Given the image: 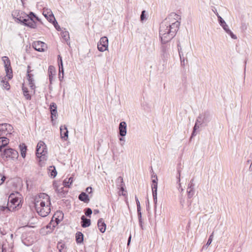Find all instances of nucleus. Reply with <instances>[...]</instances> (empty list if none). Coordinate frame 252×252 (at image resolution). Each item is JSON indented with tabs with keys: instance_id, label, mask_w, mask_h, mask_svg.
I'll return each mask as SVG.
<instances>
[{
	"instance_id": "f257e3e1",
	"label": "nucleus",
	"mask_w": 252,
	"mask_h": 252,
	"mask_svg": "<svg viewBox=\"0 0 252 252\" xmlns=\"http://www.w3.org/2000/svg\"><path fill=\"white\" fill-rule=\"evenodd\" d=\"M178 17L175 13H172L160 25L159 34L162 44L170 41L175 36L180 24Z\"/></svg>"
},
{
	"instance_id": "f03ea898",
	"label": "nucleus",
	"mask_w": 252,
	"mask_h": 252,
	"mask_svg": "<svg viewBox=\"0 0 252 252\" xmlns=\"http://www.w3.org/2000/svg\"><path fill=\"white\" fill-rule=\"evenodd\" d=\"M34 204L38 214L42 217H46L50 212V199L48 195L40 193L34 198Z\"/></svg>"
},
{
	"instance_id": "7ed1b4c3",
	"label": "nucleus",
	"mask_w": 252,
	"mask_h": 252,
	"mask_svg": "<svg viewBox=\"0 0 252 252\" xmlns=\"http://www.w3.org/2000/svg\"><path fill=\"white\" fill-rule=\"evenodd\" d=\"M210 121V115L208 112H204V113L200 114L195 121L190 138L196 135V130L199 128L200 126H206Z\"/></svg>"
},
{
	"instance_id": "20e7f679",
	"label": "nucleus",
	"mask_w": 252,
	"mask_h": 252,
	"mask_svg": "<svg viewBox=\"0 0 252 252\" xmlns=\"http://www.w3.org/2000/svg\"><path fill=\"white\" fill-rule=\"evenodd\" d=\"M47 154V149L45 144L43 141H39L36 146V155L37 158L46 160Z\"/></svg>"
},
{
	"instance_id": "39448f33",
	"label": "nucleus",
	"mask_w": 252,
	"mask_h": 252,
	"mask_svg": "<svg viewBox=\"0 0 252 252\" xmlns=\"http://www.w3.org/2000/svg\"><path fill=\"white\" fill-rule=\"evenodd\" d=\"M58 214V213L55 214L50 223L46 225V228H50V230H48L47 232L51 233L56 226L59 225L60 223H61V226L62 225L61 222L63 220V214H61V216H59Z\"/></svg>"
},
{
	"instance_id": "423d86ee",
	"label": "nucleus",
	"mask_w": 252,
	"mask_h": 252,
	"mask_svg": "<svg viewBox=\"0 0 252 252\" xmlns=\"http://www.w3.org/2000/svg\"><path fill=\"white\" fill-rule=\"evenodd\" d=\"M2 158L5 157L6 158H11L13 160L16 159L18 157V153L17 151L12 148L6 149L1 154Z\"/></svg>"
},
{
	"instance_id": "0eeeda50",
	"label": "nucleus",
	"mask_w": 252,
	"mask_h": 252,
	"mask_svg": "<svg viewBox=\"0 0 252 252\" xmlns=\"http://www.w3.org/2000/svg\"><path fill=\"white\" fill-rule=\"evenodd\" d=\"M53 185L58 196L61 198L63 197V180L55 181Z\"/></svg>"
},
{
	"instance_id": "6e6552de",
	"label": "nucleus",
	"mask_w": 252,
	"mask_h": 252,
	"mask_svg": "<svg viewBox=\"0 0 252 252\" xmlns=\"http://www.w3.org/2000/svg\"><path fill=\"white\" fill-rule=\"evenodd\" d=\"M108 39L107 37L103 36L100 38L97 43V49L100 52H104L108 50Z\"/></svg>"
},
{
	"instance_id": "1a4fd4ad",
	"label": "nucleus",
	"mask_w": 252,
	"mask_h": 252,
	"mask_svg": "<svg viewBox=\"0 0 252 252\" xmlns=\"http://www.w3.org/2000/svg\"><path fill=\"white\" fill-rule=\"evenodd\" d=\"M32 46L36 51L38 52H43L45 51V48H47L45 43L40 41L33 42Z\"/></svg>"
},
{
	"instance_id": "9d476101",
	"label": "nucleus",
	"mask_w": 252,
	"mask_h": 252,
	"mask_svg": "<svg viewBox=\"0 0 252 252\" xmlns=\"http://www.w3.org/2000/svg\"><path fill=\"white\" fill-rule=\"evenodd\" d=\"M50 111L51 113V121L53 125L55 124L54 121L57 119V105L55 103L52 102L50 105Z\"/></svg>"
},
{
	"instance_id": "9b49d317",
	"label": "nucleus",
	"mask_w": 252,
	"mask_h": 252,
	"mask_svg": "<svg viewBox=\"0 0 252 252\" xmlns=\"http://www.w3.org/2000/svg\"><path fill=\"white\" fill-rule=\"evenodd\" d=\"M169 50V47L168 45H165V44L162 45L161 47V56L164 61H167L170 56Z\"/></svg>"
},
{
	"instance_id": "f8f14e48",
	"label": "nucleus",
	"mask_w": 252,
	"mask_h": 252,
	"mask_svg": "<svg viewBox=\"0 0 252 252\" xmlns=\"http://www.w3.org/2000/svg\"><path fill=\"white\" fill-rule=\"evenodd\" d=\"M30 66H28L27 70V78L31 89L32 90H34L35 88V86L34 85V80L33 77V75L31 73L32 70L30 69Z\"/></svg>"
},
{
	"instance_id": "ddd939ff",
	"label": "nucleus",
	"mask_w": 252,
	"mask_h": 252,
	"mask_svg": "<svg viewBox=\"0 0 252 252\" xmlns=\"http://www.w3.org/2000/svg\"><path fill=\"white\" fill-rule=\"evenodd\" d=\"M43 15L46 18V19L50 22L53 21L55 18L53 14V12L50 9L43 8Z\"/></svg>"
},
{
	"instance_id": "4468645a",
	"label": "nucleus",
	"mask_w": 252,
	"mask_h": 252,
	"mask_svg": "<svg viewBox=\"0 0 252 252\" xmlns=\"http://www.w3.org/2000/svg\"><path fill=\"white\" fill-rule=\"evenodd\" d=\"M127 125L125 122H121L119 126V134L122 137H124L126 134Z\"/></svg>"
},
{
	"instance_id": "2eb2a0df",
	"label": "nucleus",
	"mask_w": 252,
	"mask_h": 252,
	"mask_svg": "<svg viewBox=\"0 0 252 252\" xmlns=\"http://www.w3.org/2000/svg\"><path fill=\"white\" fill-rule=\"evenodd\" d=\"M187 192L188 199L187 202L188 204V207L189 208L192 203V200H190V199L193 197L195 193L194 189L190 187H188Z\"/></svg>"
},
{
	"instance_id": "dca6fc26",
	"label": "nucleus",
	"mask_w": 252,
	"mask_h": 252,
	"mask_svg": "<svg viewBox=\"0 0 252 252\" xmlns=\"http://www.w3.org/2000/svg\"><path fill=\"white\" fill-rule=\"evenodd\" d=\"M58 63L59 68V78L60 81L62 82L63 79V62L61 55H58Z\"/></svg>"
},
{
	"instance_id": "f3484780",
	"label": "nucleus",
	"mask_w": 252,
	"mask_h": 252,
	"mask_svg": "<svg viewBox=\"0 0 252 252\" xmlns=\"http://www.w3.org/2000/svg\"><path fill=\"white\" fill-rule=\"evenodd\" d=\"M177 47L181 61V65L182 66L184 67L185 66V58L183 56V53L182 51V49L179 41L177 44Z\"/></svg>"
},
{
	"instance_id": "a211bd4d",
	"label": "nucleus",
	"mask_w": 252,
	"mask_h": 252,
	"mask_svg": "<svg viewBox=\"0 0 252 252\" xmlns=\"http://www.w3.org/2000/svg\"><path fill=\"white\" fill-rule=\"evenodd\" d=\"M56 71L55 67L53 65H50L48 67V75L50 83H52L54 77L56 76Z\"/></svg>"
},
{
	"instance_id": "6ab92c4d",
	"label": "nucleus",
	"mask_w": 252,
	"mask_h": 252,
	"mask_svg": "<svg viewBox=\"0 0 252 252\" xmlns=\"http://www.w3.org/2000/svg\"><path fill=\"white\" fill-rule=\"evenodd\" d=\"M97 226L101 233H104L106 230V225L102 219H99L97 221Z\"/></svg>"
},
{
	"instance_id": "aec40b11",
	"label": "nucleus",
	"mask_w": 252,
	"mask_h": 252,
	"mask_svg": "<svg viewBox=\"0 0 252 252\" xmlns=\"http://www.w3.org/2000/svg\"><path fill=\"white\" fill-rule=\"evenodd\" d=\"M81 226L83 228H86L90 226L91 222L90 219H87L84 216L81 217Z\"/></svg>"
},
{
	"instance_id": "412c9836",
	"label": "nucleus",
	"mask_w": 252,
	"mask_h": 252,
	"mask_svg": "<svg viewBox=\"0 0 252 252\" xmlns=\"http://www.w3.org/2000/svg\"><path fill=\"white\" fill-rule=\"evenodd\" d=\"M78 199L86 203H88L90 201L89 195L84 192H81L79 194Z\"/></svg>"
},
{
	"instance_id": "4be33fe9",
	"label": "nucleus",
	"mask_w": 252,
	"mask_h": 252,
	"mask_svg": "<svg viewBox=\"0 0 252 252\" xmlns=\"http://www.w3.org/2000/svg\"><path fill=\"white\" fill-rule=\"evenodd\" d=\"M5 126L9 127V124L6 123L0 124V136H4L5 135H7L6 133L7 128Z\"/></svg>"
},
{
	"instance_id": "5701e85b",
	"label": "nucleus",
	"mask_w": 252,
	"mask_h": 252,
	"mask_svg": "<svg viewBox=\"0 0 252 252\" xmlns=\"http://www.w3.org/2000/svg\"><path fill=\"white\" fill-rule=\"evenodd\" d=\"M1 138H0V152L1 151L2 149L4 147H5L9 142V140L4 137V136H0Z\"/></svg>"
},
{
	"instance_id": "b1692460",
	"label": "nucleus",
	"mask_w": 252,
	"mask_h": 252,
	"mask_svg": "<svg viewBox=\"0 0 252 252\" xmlns=\"http://www.w3.org/2000/svg\"><path fill=\"white\" fill-rule=\"evenodd\" d=\"M76 241L77 244H81L83 242L84 235L81 232H77L75 236Z\"/></svg>"
},
{
	"instance_id": "393cba45",
	"label": "nucleus",
	"mask_w": 252,
	"mask_h": 252,
	"mask_svg": "<svg viewBox=\"0 0 252 252\" xmlns=\"http://www.w3.org/2000/svg\"><path fill=\"white\" fill-rule=\"evenodd\" d=\"M48 174L52 178H55L56 176L57 172L55 166H51L49 167L48 168Z\"/></svg>"
},
{
	"instance_id": "a878e982",
	"label": "nucleus",
	"mask_w": 252,
	"mask_h": 252,
	"mask_svg": "<svg viewBox=\"0 0 252 252\" xmlns=\"http://www.w3.org/2000/svg\"><path fill=\"white\" fill-rule=\"evenodd\" d=\"M216 15L218 18V21L220 26L224 29L228 26L225 21L219 15L218 13H217Z\"/></svg>"
},
{
	"instance_id": "bb28decb",
	"label": "nucleus",
	"mask_w": 252,
	"mask_h": 252,
	"mask_svg": "<svg viewBox=\"0 0 252 252\" xmlns=\"http://www.w3.org/2000/svg\"><path fill=\"white\" fill-rule=\"evenodd\" d=\"M5 70L6 73V76L8 77V79H11L13 77V72L11 65L9 66H6L5 67Z\"/></svg>"
},
{
	"instance_id": "cd10ccee",
	"label": "nucleus",
	"mask_w": 252,
	"mask_h": 252,
	"mask_svg": "<svg viewBox=\"0 0 252 252\" xmlns=\"http://www.w3.org/2000/svg\"><path fill=\"white\" fill-rule=\"evenodd\" d=\"M25 26L33 29H35L36 27V23L33 19L31 18L28 20V22L25 24Z\"/></svg>"
},
{
	"instance_id": "c85d7f7f",
	"label": "nucleus",
	"mask_w": 252,
	"mask_h": 252,
	"mask_svg": "<svg viewBox=\"0 0 252 252\" xmlns=\"http://www.w3.org/2000/svg\"><path fill=\"white\" fill-rule=\"evenodd\" d=\"M22 90L23 92V94H24V96L25 97L26 99L27 100H31V96L29 94V91H28V88L23 86Z\"/></svg>"
},
{
	"instance_id": "c756f323",
	"label": "nucleus",
	"mask_w": 252,
	"mask_h": 252,
	"mask_svg": "<svg viewBox=\"0 0 252 252\" xmlns=\"http://www.w3.org/2000/svg\"><path fill=\"white\" fill-rule=\"evenodd\" d=\"M20 148L21 156L23 158H25L26 155L27 147L26 146L25 144H22V145H20Z\"/></svg>"
},
{
	"instance_id": "7c9ffc66",
	"label": "nucleus",
	"mask_w": 252,
	"mask_h": 252,
	"mask_svg": "<svg viewBox=\"0 0 252 252\" xmlns=\"http://www.w3.org/2000/svg\"><path fill=\"white\" fill-rule=\"evenodd\" d=\"M2 61L3 62L4 67L6 66H9L11 65L10 60L7 57L4 56L2 57Z\"/></svg>"
},
{
	"instance_id": "2f4dec72",
	"label": "nucleus",
	"mask_w": 252,
	"mask_h": 252,
	"mask_svg": "<svg viewBox=\"0 0 252 252\" xmlns=\"http://www.w3.org/2000/svg\"><path fill=\"white\" fill-rule=\"evenodd\" d=\"M9 200L10 202L13 205H18V199L17 198H14L13 194H10L9 197Z\"/></svg>"
},
{
	"instance_id": "473e14b6",
	"label": "nucleus",
	"mask_w": 252,
	"mask_h": 252,
	"mask_svg": "<svg viewBox=\"0 0 252 252\" xmlns=\"http://www.w3.org/2000/svg\"><path fill=\"white\" fill-rule=\"evenodd\" d=\"M1 85L4 89L8 90L10 89V85L7 81L2 79L1 81Z\"/></svg>"
},
{
	"instance_id": "72a5a7b5",
	"label": "nucleus",
	"mask_w": 252,
	"mask_h": 252,
	"mask_svg": "<svg viewBox=\"0 0 252 252\" xmlns=\"http://www.w3.org/2000/svg\"><path fill=\"white\" fill-rule=\"evenodd\" d=\"M63 33H64V40H65L67 44L69 46H70V42L69 41V39L70 38L69 32L67 31H64Z\"/></svg>"
},
{
	"instance_id": "f704fd0d",
	"label": "nucleus",
	"mask_w": 252,
	"mask_h": 252,
	"mask_svg": "<svg viewBox=\"0 0 252 252\" xmlns=\"http://www.w3.org/2000/svg\"><path fill=\"white\" fill-rule=\"evenodd\" d=\"M73 182V178L70 177L68 178V181H66V180H64V187H69L71 185Z\"/></svg>"
},
{
	"instance_id": "c9c22d12",
	"label": "nucleus",
	"mask_w": 252,
	"mask_h": 252,
	"mask_svg": "<svg viewBox=\"0 0 252 252\" xmlns=\"http://www.w3.org/2000/svg\"><path fill=\"white\" fill-rule=\"evenodd\" d=\"M137 215L138 218V221L140 226L142 229H143V221L142 219V214L141 212H137Z\"/></svg>"
},
{
	"instance_id": "e433bc0d",
	"label": "nucleus",
	"mask_w": 252,
	"mask_h": 252,
	"mask_svg": "<svg viewBox=\"0 0 252 252\" xmlns=\"http://www.w3.org/2000/svg\"><path fill=\"white\" fill-rule=\"evenodd\" d=\"M124 185L123 178L122 176H119L116 180V185L117 187H119V185Z\"/></svg>"
},
{
	"instance_id": "4c0bfd02",
	"label": "nucleus",
	"mask_w": 252,
	"mask_h": 252,
	"mask_svg": "<svg viewBox=\"0 0 252 252\" xmlns=\"http://www.w3.org/2000/svg\"><path fill=\"white\" fill-rule=\"evenodd\" d=\"M10 211L9 208L6 206H0V211L1 212H9Z\"/></svg>"
},
{
	"instance_id": "58836bf2",
	"label": "nucleus",
	"mask_w": 252,
	"mask_h": 252,
	"mask_svg": "<svg viewBox=\"0 0 252 252\" xmlns=\"http://www.w3.org/2000/svg\"><path fill=\"white\" fill-rule=\"evenodd\" d=\"M92 214V210L91 208H87L85 209V214L86 216L90 218Z\"/></svg>"
},
{
	"instance_id": "ea45409f",
	"label": "nucleus",
	"mask_w": 252,
	"mask_h": 252,
	"mask_svg": "<svg viewBox=\"0 0 252 252\" xmlns=\"http://www.w3.org/2000/svg\"><path fill=\"white\" fill-rule=\"evenodd\" d=\"M23 14L25 15V17H24V19H23V21H22L21 24L25 26V24H26V23L28 22V20L29 19L30 17L28 16V14L26 13H23Z\"/></svg>"
},
{
	"instance_id": "a19ab883",
	"label": "nucleus",
	"mask_w": 252,
	"mask_h": 252,
	"mask_svg": "<svg viewBox=\"0 0 252 252\" xmlns=\"http://www.w3.org/2000/svg\"><path fill=\"white\" fill-rule=\"evenodd\" d=\"M214 237V232H213L209 236L208 241L206 244V246L208 247L212 243Z\"/></svg>"
},
{
	"instance_id": "79ce46f5",
	"label": "nucleus",
	"mask_w": 252,
	"mask_h": 252,
	"mask_svg": "<svg viewBox=\"0 0 252 252\" xmlns=\"http://www.w3.org/2000/svg\"><path fill=\"white\" fill-rule=\"evenodd\" d=\"M135 201L137 205V212H141V207L140 202L136 196L135 197Z\"/></svg>"
},
{
	"instance_id": "37998d69",
	"label": "nucleus",
	"mask_w": 252,
	"mask_h": 252,
	"mask_svg": "<svg viewBox=\"0 0 252 252\" xmlns=\"http://www.w3.org/2000/svg\"><path fill=\"white\" fill-rule=\"evenodd\" d=\"M50 23H52L53 24V25L54 26L55 28L57 30L61 31V28L59 26L56 19H55L53 21L51 22Z\"/></svg>"
},
{
	"instance_id": "c03bdc74",
	"label": "nucleus",
	"mask_w": 252,
	"mask_h": 252,
	"mask_svg": "<svg viewBox=\"0 0 252 252\" xmlns=\"http://www.w3.org/2000/svg\"><path fill=\"white\" fill-rule=\"evenodd\" d=\"M152 194H153V196L154 202L156 206L157 203V201H158L157 200V191H153Z\"/></svg>"
},
{
	"instance_id": "a18cd8bd",
	"label": "nucleus",
	"mask_w": 252,
	"mask_h": 252,
	"mask_svg": "<svg viewBox=\"0 0 252 252\" xmlns=\"http://www.w3.org/2000/svg\"><path fill=\"white\" fill-rule=\"evenodd\" d=\"M57 248L59 252H62V250H63V243L61 242H59L57 244Z\"/></svg>"
},
{
	"instance_id": "49530a36",
	"label": "nucleus",
	"mask_w": 252,
	"mask_h": 252,
	"mask_svg": "<svg viewBox=\"0 0 252 252\" xmlns=\"http://www.w3.org/2000/svg\"><path fill=\"white\" fill-rule=\"evenodd\" d=\"M24 13V12H21V14L17 15V20L19 21V22L21 23L22 21H23V19H24V17H25V15H24L23 14Z\"/></svg>"
},
{
	"instance_id": "de8ad7c7",
	"label": "nucleus",
	"mask_w": 252,
	"mask_h": 252,
	"mask_svg": "<svg viewBox=\"0 0 252 252\" xmlns=\"http://www.w3.org/2000/svg\"><path fill=\"white\" fill-rule=\"evenodd\" d=\"M125 186V184L124 185L121 184V185H119V187H117L119 189H120V190H121L122 191V195H125V193H124V192L126 191L124 189Z\"/></svg>"
},
{
	"instance_id": "09e8293b",
	"label": "nucleus",
	"mask_w": 252,
	"mask_h": 252,
	"mask_svg": "<svg viewBox=\"0 0 252 252\" xmlns=\"http://www.w3.org/2000/svg\"><path fill=\"white\" fill-rule=\"evenodd\" d=\"M64 130H65V131L64 132V140H66V139L67 138L68 133L67 128L65 126H64Z\"/></svg>"
},
{
	"instance_id": "8fccbe9b",
	"label": "nucleus",
	"mask_w": 252,
	"mask_h": 252,
	"mask_svg": "<svg viewBox=\"0 0 252 252\" xmlns=\"http://www.w3.org/2000/svg\"><path fill=\"white\" fill-rule=\"evenodd\" d=\"M248 25L245 23H242L241 26V29L242 31H246L247 29Z\"/></svg>"
},
{
	"instance_id": "3c124183",
	"label": "nucleus",
	"mask_w": 252,
	"mask_h": 252,
	"mask_svg": "<svg viewBox=\"0 0 252 252\" xmlns=\"http://www.w3.org/2000/svg\"><path fill=\"white\" fill-rule=\"evenodd\" d=\"M194 179H192L189 182V183L188 184V187H190L192 188H194Z\"/></svg>"
},
{
	"instance_id": "603ef678",
	"label": "nucleus",
	"mask_w": 252,
	"mask_h": 252,
	"mask_svg": "<svg viewBox=\"0 0 252 252\" xmlns=\"http://www.w3.org/2000/svg\"><path fill=\"white\" fill-rule=\"evenodd\" d=\"M158 184H152V190L153 191H157Z\"/></svg>"
},
{
	"instance_id": "864d4df0",
	"label": "nucleus",
	"mask_w": 252,
	"mask_h": 252,
	"mask_svg": "<svg viewBox=\"0 0 252 252\" xmlns=\"http://www.w3.org/2000/svg\"><path fill=\"white\" fill-rule=\"evenodd\" d=\"M145 10H143L142 11V13H141V14L140 16V19H141V21H142L145 20L146 19L145 15Z\"/></svg>"
},
{
	"instance_id": "5fc2aeb1",
	"label": "nucleus",
	"mask_w": 252,
	"mask_h": 252,
	"mask_svg": "<svg viewBox=\"0 0 252 252\" xmlns=\"http://www.w3.org/2000/svg\"><path fill=\"white\" fill-rule=\"evenodd\" d=\"M228 34L230 35V37L233 39H236L237 38V36L235 34H234L231 31L229 32Z\"/></svg>"
},
{
	"instance_id": "6e6d98bb",
	"label": "nucleus",
	"mask_w": 252,
	"mask_h": 252,
	"mask_svg": "<svg viewBox=\"0 0 252 252\" xmlns=\"http://www.w3.org/2000/svg\"><path fill=\"white\" fill-rule=\"evenodd\" d=\"M6 178L2 175L0 174V185H1L5 180Z\"/></svg>"
},
{
	"instance_id": "4d7b16f0",
	"label": "nucleus",
	"mask_w": 252,
	"mask_h": 252,
	"mask_svg": "<svg viewBox=\"0 0 252 252\" xmlns=\"http://www.w3.org/2000/svg\"><path fill=\"white\" fill-rule=\"evenodd\" d=\"M28 16H30V18L29 19H33V18L36 17V15L32 12H30Z\"/></svg>"
},
{
	"instance_id": "13d9d810",
	"label": "nucleus",
	"mask_w": 252,
	"mask_h": 252,
	"mask_svg": "<svg viewBox=\"0 0 252 252\" xmlns=\"http://www.w3.org/2000/svg\"><path fill=\"white\" fill-rule=\"evenodd\" d=\"M158 177L156 175H154V179H153V184H158Z\"/></svg>"
},
{
	"instance_id": "bf43d9fd",
	"label": "nucleus",
	"mask_w": 252,
	"mask_h": 252,
	"mask_svg": "<svg viewBox=\"0 0 252 252\" xmlns=\"http://www.w3.org/2000/svg\"><path fill=\"white\" fill-rule=\"evenodd\" d=\"M60 135H61V138L62 139H63V126H61L60 127Z\"/></svg>"
},
{
	"instance_id": "052dcab7",
	"label": "nucleus",
	"mask_w": 252,
	"mask_h": 252,
	"mask_svg": "<svg viewBox=\"0 0 252 252\" xmlns=\"http://www.w3.org/2000/svg\"><path fill=\"white\" fill-rule=\"evenodd\" d=\"M86 191L87 193H91L92 191V187H89L87 188V189H86Z\"/></svg>"
},
{
	"instance_id": "680f3d73",
	"label": "nucleus",
	"mask_w": 252,
	"mask_h": 252,
	"mask_svg": "<svg viewBox=\"0 0 252 252\" xmlns=\"http://www.w3.org/2000/svg\"><path fill=\"white\" fill-rule=\"evenodd\" d=\"M223 29L226 32V33H227V34L229 33V32L231 31V30L229 29L228 26L227 27L224 28Z\"/></svg>"
},
{
	"instance_id": "e2e57ef3",
	"label": "nucleus",
	"mask_w": 252,
	"mask_h": 252,
	"mask_svg": "<svg viewBox=\"0 0 252 252\" xmlns=\"http://www.w3.org/2000/svg\"><path fill=\"white\" fill-rule=\"evenodd\" d=\"M223 29L226 32V33H227V34L229 33V32L231 31V30L229 29L228 26L227 27L224 28Z\"/></svg>"
},
{
	"instance_id": "0e129e2a",
	"label": "nucleus",
	"mask_w": 252,
	"mask_h": 252,
	"mask_svg": "<svg viewBox=\"0 0 252 252\" xmlns=\"http://www.w3.org/2000/svg\"><path fill=\"white\" fill-rule=\"evenodd\" d=\"M6 128H7V132H9V131H11L12 129H13V127L11 125H9V126H5Z\"/></svg>"
},
{
	"instance_id": "69168bd1",
	"label": "nucleus",
	"mask_w": 252,
	"mask_h": 252,
	"mask_svg": "<svg viewBox=\"0 0 252 252\" xmlns=\"http://www.w3.org/2000/svg\"><path fill=\"white\" fill-rule=\"evenodd\" d=\"M178 182H180V175H181V172L180 170H178Z\"/></svg>"
},
{
	"instance_id": "338daca9",
	"label": "nucleus",
	"mask_w": 252,
	"mask_h": 252,
	"mask_svg": "<svg viewBox=\"0 0 252 252\" xmlns=\"http://www.w3.org/2000/svg\"><path fill=\"white\" fill-rule=\"evenodd\" d=\"M1 249H2L1 252H6V250L5 248H4L3 245H2Z\"/></svg>"
},
{
	"instance_id": "774afa93",
	"label": "nucleus",
	"mask_w": 252,
	"mask_h": 252,
	"mask_svg": "<svg viewBox=\"0 0 252 252\" xmlns=\"http://www.w3.org/2000/svg\"><path fill=\"white\" fill-rule=\"evenodd\" d=\"M131 238V235H130L128 239V241H127V245H128L129 244V243L130 242Z\"/></svg>"
}]
</instances>
